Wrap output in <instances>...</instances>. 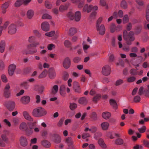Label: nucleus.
I'll return each mask as SVG.
<instances>
[{"instance_id": "f257e3e1", "label": "nucleus", "mask_w": 149, "mask_h": 149, "mask_svg": "<svg viewBox=\"0 0 149 149\" xmlns=\"http://www.w3.org/2000/svg\"><path fill=\"white\" fill-rule=\"evenodd\" d=\"M47 112L42 108L39 107L34 109L33 111V115L36 117H39L45 116Z\"/></svg>"}, {"instance_id": "f03ea898", "label": "nucleus", "mask_w": 149, "mask_h": 149, "mask_svg": "<svg viewBox=\"0 0 149 149\" xmlns=\"http://www.w3.org/2000/svg\"><path fill=\"white\" fill-rule=\"evenodd\" d=\"M36 122L29 123L28 124L27 129L26 130V133L29 135H31L33 132V129L36 127Z\"/></svg>"}, {"instance_id": "7ed1b4c3", "label": "nucleus", "mask_w": 149, "mask_h": 149, "mask_svg": "<svg viewBox=\"0 0 149 149\" xmlns=\"http://www.w3.org/2000/svg\"><path fill=\"white\" fill-rule=\"evenodd\" d=\"M127 37L125 39L126 41L127 44L128 45H131L132 44V42L135 40L133 32L132 31L129 32Z\"/></svg>"}, {"instance_id": "20e7f679", "label": "nucleus", "mask_w": 149, "mask_h": 149, "mask_svg": "<svg viewBox=\"0 0 149 149\" xmlns=\"http://www.w3.org/2000/svg\"><path fill=\"white\" fill-rule=\"evenodd\" d=\"M10 86L9 85L7 84L5 86L3 91V95L6 98H8L11 96V91L10 90Z\"/></svg>"}, {"instance_id": "39448f33", "label": "nucleus", "mask_w": 149, "mask_h": 149, "mask_svg": "<svg viewBox=\"0 0 149 149\" xmlns=\"http://www.w3.org/2000/svg\"><path fill=\"white\" fill-rule=\"evenodd\" d=\"M111 70L110 66L108 65H106L102 68V72L104 75L108 76L110 74Z\"/></svg>"}, {"instance_id": "423d86ee", "label": "nucleus", "mask_w": 149, "mask_h": 149, "mask_svg": "<svg viewBox=\"0 0 149 149\" xmlns=\"http://www.w3.org/2000/svg\"><path fill=\"white\" fill-rule=\"evenodd\" d=\"M5 105L7 109L10 111H13L15 107V102L12 101H9L6 102Z\"/></svg>"}, {"instance_id": "0eeeda50", "label": "nucleus", "mask_w": 149, "mask_h": 149, "mask_svg": "<svg viewBox=\"0 0 149 149\" xmlns=\"http://www.w3.org/2000/svg\"><path fill=\"white\" fill-rule=\"evenodd\" d=\"M17 31V27L15 24H11L8 27V33L11 34L15 33Z\"/></svg>"}, {"instance_id": "6e6552de", "label": "nucleus", "mask_w": 149, "mask_h": 149, "mask_svg": "<svg viewBox=\"0 0 149 149\" xmlns=\"http://www.w3.org/2000/svg\"><path fill=\"white\" fill-rule=\"evenodd\" d=\"M63 67L65 69L68 68L71 65V61L70 58L68 57H66L64 60L63 63Z\"/></svg>"}, {"instance_id": "1a4fd4ad", "label": "nucleus", "mask_w": 149, "mask_h": 149, "mask_svg": "<svg viewBox=\"0 0 149 149\" xmlns=\"http://www.w3.org/2000/svg\"><path fill=\"white\" fill-rule=\"evenodd\" d=\"M96 28L97 31H99V34L101 35H103L105 32V28L104 25L102 24L100 26H96Z\"/></svg>"}, {"instance_id": "9d476101", "label": "nucleus", "mask_w": 149, "mask_h": 149, "mask_svg": "<svg viewBox=\"0 0 149 149\" xmlns=\"http://www.w3.org/2000/svg\"><path fill=\"white\" fill-rule=\"evenodd\" d=\"M49 77L51 79H53L56 77V74L54 69L53 68H50L48 71Z\"/></svg>"}, {"instance_id": "9b49d317", "label": "nucleus", "mask_w": 149, "mask_h": 149, "mask_svg": "<svg viewBox=\"0 0 149 149\" xmlns=\"http://www.w3.org/2000/svg\"><path fill=\"white\" fill-rule=\"evenodd\" d=\"M41 27L43 31H47L49 30V25L47 22H44L42 23Z\"/></svg>"}, {"instance_id": "f8f14e48", "label": "nucleus", "mask_w": 149, "mask_h": 149, "mask_svg": "<svg viewBox=\"0 0 149 149\" xmlns=\"http://www.w3.org/2000/svg\"><path fill=\"white\" fill-rule=\"evenodd\" d=\"M16 68V66L14 64L10 65L9 67L8 73L10 75H12L14 73Z\"/></svg>"}, {"instance_id": "ddd939ff", "label": "nucleus", "mask_w": 149, "mask_h": 149, "mask_svg": "<svg viewBox=\"0 0 149 149\" xmlns=\"http://www.w3.org/2000/svg\"><path fill=\"white\" fill-rule=\"evenodd\" d=\"M30 101V97L28 96H24L21 98V101L24 104H26L29 102Z\"/></svg>"}, {"instance_id": "4468645a", "label": "nucleus", "mask_w": 149, "mask_h": 149, "mask_svg": "<svg viewBox=\"0 0 149 149\" xmlns=\"http://www.w3.org/2000/svg\"><path fill=\"white\" fill-rule=\"evenodd\" d=\"M20 144L23 146H25L27 145V141L26 138L24 136H22L20 139Z\"/></svg>"}, {"instance_id": "2eb2a0df", "label": "nucleus", "mask_w": 149, "mask_h": 149, "mask_svg": "<svg viewBox=\"0 0 149 149\" xmlns=\"http://www.w3.org/2000/svg\"><path fill=\"white\" fill-rule=\"evenodd\" d=\"M23 115L24 118L26 120L30 121H33V119L27 111H24L23 113Z\"/></svg>"}, {"instance_id": "dca6fc26", "label": "nucleus", "mask_w": 149, "mask_h": 149, "mask_svg": "<svg viewBox=\"0 0 149 149\" xmlns=\"http://www.w3.org/2000/svg\"><path fill=\"white\" fill-rule=\"evenodd\" d=\"M6 47V43L5 41L2 40L0 42V52L2 53L4 51Z\"/></svg>"}, {"instance_id": "f3484780", "label": "nucleus", "mask_w": 149, "mask_h": 149, "mask_svg": "<svg viewBox=\"0 0 149 149\" xmlns=\"http://www.w3.org/2000/svg\"><path fill=\"white\" fill-rule=\"evenodd\" d=\"M111 115V113L107 111L103 112L102 114V116L103 118L106 120H107L110 118Z\"/></svg>"}, {"instance_id": "a211bd4d", "label": "nucleus", "mask_w": 149, "mask_h": 149, "mask_svg": "<svg viewBox=\"0 0 149 149\" xmlns=\"http://www.w3.org/2000/svg\"><path fill=\"white\" fill-rule=\"evenodd\" d=\"M74 18L76 22L79 21L81 18V13L80 12L77 11L75 13L74 15Z\"/></svg>"}, {"instance_id": "6ab92c4d", "label": "nucleus", "mask_w": 149, "mask_h": 149, "mask_svg": "<svg viewBox=\"0 0 149 149\" xmlns=\"http://www.w3.org/2000/svg\"><path fill=\"white\" fill-rule=\"evenodd\" d=\"M92 10V5L89 6L88 4H86L84 6L83 10L84 11H87L88 13L90 12Z\"/></svg>"}, {"instance_id": "aec40b11", "label": "nucleus", "mask_w": 149, "mask_h": 149, "mask_svg": "<svg viewBox=\"0 0 149 149\" xmlns=\"http://www.w3.org/2000/svg\"><path fill=\"white\" fill-rule=\"evenodd\" d=\"M53 139L54 141L56 143H58L61 142V137L57 134H54L53 135Z\"/></svg>"}, {"instance_id": "412c9836", "label": "nucleus", "mask_w": 149, "mask_h": 149, "mask_svg": "<svg viewBox=\"0 0 149 149\" xmlns=\"http://www.w3.org/2000/svg\"><path fill=\"white\" fill-rule=\"evenodd\" d=\"M69 4H66L65 5H61L59 8V10L60 12H62L67 10L68 8Z\"/></svg>"}, {"instance_id": "4be33fe9", "label": "nucleus", "mask_w": 149, "mask_h": 149, "mask_svg": "<svg viewBox=\"0 0 149 149\" xmlns=\"http://www.w3.org/2000/svg\"><path fill=\"white\" fill-rule=\"evenodd\" d=\"M42 145L45 147L49 148L51 146V144L47 140H43L41 142Z\"/></svg>"}, {"instance_id": "5701e85b", "label": "nucleus", "mask_w": 149, "mask_h": 149, "mask_svg": "<svg viewBox=\"0 0 149 149\" xmlns=\"http://www.w3.org/2000/svg\"><path fill=\"white\" fill-rule=\"evenodd\" d=\"M35 89L38 91L40 93H42L43 91L44 87L42 86H40L36 85L35 86Z\"/></svg>"}, {"instance_id": "b1692460", "label": "nucleus", "mask_w": 149, "mask_h": 149, "mask_svg": "<svg viewBox=\"0 0 149 149\" xmlns=\"http://www.w3.org/2000/svg\"><path fill=\"white\" fill-rule=\"evenodd\" d=\"M109 126V123L107 122L102 123L101 124V126L102 129L103 130H107Z\"/></svg>"}, {"instance_id": "393cba45", "label": "nucleus", "mask_w": 149, "mask_h": 149, "mask_svg": "<svg viewBox=\"0 0 149 149\" xmlns=\"http://www.w3.org/2000/svg\"><path fill=\"white\" fill-rule=\"evenodd\" d=\"M87 101L86 98L84 97H81L79 100V102L81 104L86 105L87 103Z\"/></svg>"}, {"instance_id": "a878e982", "label": "nucleus", "mask_w": 149, "mask_h": 149, "mask_svg": "<svg viewBox=\"0 0 149 149\" xmlns=\"http://www.w3.org/2000/svg\"><path fill=\"white\" fill-rule=\"evenodd\" d=\"M24 51L23 52V54H33L35 53H36L37 52V50L36 48H33L31 50H29V52H25Z\"/></svg>"}, {"instance_id": "bb28decb", "label": "nucleus", "mask_w": 149, "mask_h": 149, "mask_svg": "<svg viewBox=\"0 0 149 149\" xmlns=\"http://www.w3.org/2000/svg\"><path fill=\"white\" fill-rule=\"evenodd\" d=\"M34 11L31 10H29L27 12V15L28 18L29 19H31L34 15Z\"/></svg>"}, {"instance_id": "cd10ccee", "label": "nucleus", "mask_w": 149, "mask_h": 149, "mask_svg": "<svg viewBox=\"0 0 149 149\" xmlns=\"http://www.w3.org/2000/svg\"><path fill=\"white\" fill-rule=\"evenodd\" d=\"M110 103L114 109H116L117 108V104L115 100L113 99L110 100Z\"/></svg>"}, {"instance_id": "c85d7f7f", "label": "nucleus", "mask_w": 149, "mask_h": 149, "mask_svg": "<svg viewBox=\"0 0 149 149\" xmlns=\"http://www.w3.org/2000/svg\"><path fill=\"white\" fill-rule=\"evenodd\" d=\"M19 128L21 130H25L26 132V130L27 129V126L26 123H22L20 125Z\"/></svg>"}, {"instance_id": "c756f323", "label": "nucleus", "mask_w": 149, "mask_h": 149, "mask_svg": "<svg viewBox=\"0 0 149 149\" xmlns=\"http://www.w3.org/2000/svg\"><path fill=\"white\" fill-rule=\"evenodd\" d=\"M98 143L99 145L102 148H106V145L104 144V141L102 139H99Z\"/></svg>"}, {"instance_id": "7c9ffc66", "label": "nucleus", "mask_w": 149, "mask_h": 149, "mask_svg": "<svg viewBox=\"0 0 149 149\" xmlns=\"http://www.w3.org/2000/svg\"><path fill=\"white\" fill-rule=\"evenodd\" d=\"M47 74V70H44L39 75L38 77L39 78H42L45 77L46 76Z\"/></svg>"}, {"instance_id": "2f4dec72", "label": "nucleus", "mask_w": 149, "mask_h": 149, "mask_svg": "<svg viewBox=\"0 0 149 149\" xmlns=\"http://www.w3.org/2000/svg\"><path fill=\"white\" fill-rule=\"evenodd\" d=\"M77 32V29L74 28H71L69 31V34L72 36L75 34Z\"/></svg>"}, {"instance_id": "473e14b6", "label": "nucleus", "mask_w": 149, "mask_h": 149, "mask_svg": "<svg viewBox=\"0 0 149 149\" xmlns=\"http://www.w3.org/2000/svg\"><path fill=\"white\" fill-rule=\"evenodd\" d=\"M58 87L57 85L54 86L52 89V93L53 94H55L58 91Z\"/></svg>"}, {"instance_id": "72a5a7b5", "label": "nucleus", "mask_w": 149, "mask_h": 149, "mask_svg": "<svg viewBox=\"0 0 149 149\" xmlns=\"http://www.w3.org/2000/svg\"><path fill=\"white\" fill-rule=\"evenodd\" d=\"M136 79V77L134 76H130L127 79V81L129 83H131L134 81Z\"/></svg>"}, {"instance_id": "f704fd0d", "label": "nucleus", "mask_w": 149, "mask_h": 149, "mask_svg": "<svg viewBox=\"0 0 149 149\" xmlns=\"http://www.w3.org/2000/svg\"><path fill=\"white\" fill-rule=\"evenodd\" d=\"M91 118L93 120H96L97 118V114L95 112H93L90 115Z\"/></svg>"}, {"instance_id": "c9c22d12", "label": "nucleus", "mask_w": 149, "mask_h": 149, "mask_svg": "<svg viewBox=\"0 0 149 149\" xmlns=\"http://www.w3.org/2000/svg\"><path fill=\"white\" fill-rule=\"evenodd\" d=\"M82 45L84 50L85 53H86L87 50L90 47V46L87 45L86 44V42L85 41L83 42Z\"/></svg>"}, {"instance_id": "e433bc0d", "label": "nucleus", "mask_w": 149, "mask_h": 149, "mask_svg": "<svg viewBox=\"0 0 149 149\" xmlns=\"http://www.w3.org/2000/svg\"><path fill=\"white\" fill-rule=\"evenodd\" d=\"M123 143V140L120 138L117 139L115 141V143L116 145H120L122 144Z\"/></svg>"}, {"instance_id": "4c0bfd02", "label": "nucleus", "mask_w": 149, "mask_h": 149, "mask_svg": "<svg viewBox=\"0 0 149 149\" xmlns=\"http://www.w3.org/2000/svg\"><path fill=\"white\" fill-rule=\"evenodd\" d=\"M22 4H23V0H17L15 2V6L16 7H18Z\"/></svg>"}, {"instance_id": "58836bf2", "label": "nucleus", "mask_w": 149, "mask_h": 149, "mask_svg": "<svg viewBox=\"0 0 149 149\" xmlns=\"http://www.w3.org/2000/svg\"><path fill=\"white\" fill-rule=\"evenodd\" d=\"M101 98V95L99 94H97L93 97V101L95 102H97Z\"/></svg>"}, {"instance_id": "ea45409f", "label": "nucleus", "mask_w": 149, "mask_h": 149, "mask_svg": "<svg viewBox=\"0 0 149 149\" xmlns=\"http://www.w3.org/2000/svg\"><path fill=\"white\" fill-rule=\"evenodd\" d=\"M121 7L124 9H126L127 7V3L126 1L125 0H123L121 3L120 4Z\"/></svg>"}, {"instance_id": "a19ab883", "label": "nucleus", "mask_w": 149, "mask_h": 149, "mask_svg": "<svg viewBox=\"0 0 149 149\" xmlns=\"http://www.w3.org/2000/svg\"><path fill=\"white\" fill-rule=\"evenodd\" d=\"M72 43L68 40H66L64 42V45L67 47H71Z\"/></svg>"}, {"instance_id": "79ce46f5", "label": "nucleus", "mask_w": 149, "mask_h": 149, "mask_svg": "<svg viewBox=\"0 0 149 149\" xmlns=\"http://www.w3.org/2000/svg\"><path fill=\"white\" fill-rule=\"evenodd\" d=\"M68 17L71 20H73L74 17V14L71 12H70L68 14Z\"/></svg>"}, {"instance_id": "37998d69", "label": "nucleus", "mask_w": 149, "mask_h": 149, "mask_svg": "<svg viewBox=\"0 0 149 149\" xmlns=\"http://www.w3.org/2000/svg\"><path fill=\"white\" fill-rule=\"evenodd\" d=\"M77 107V104L75 103H70V108L71 110H74Z\"/></svg>"}, {"instance_id": "c03bdc74", "label": "nucleus", "mask_w": 149, "mask_h": 149, "mask_svg": "<svg viewBox=\"0 0 149 149\" xmlns=\"http://www.w3.org/2000/svg\"><path fill=\"white\" fill-rule=\"evenodd\" d=\"M64 119L65 118L64 117H62L60 119L57 124V125L59 127H61L62 126L63 124Z\"/></svg>"}, {"instance_id": "a18cd8bd", "label": "nucleus", "mask_w": 149, "mask_h": 149, "mask_svg": "<svg viewBox=\"0 0 149 149\" xmlns=\"http://www.w3.org/2000/svg\"><path fill=\"white\" fill-rule=\"evenodd\" d=\"M129 17L127 15H125L123 17V23L125 24L129 21Z\"/></svg>"}, {"instance_id": "49530a36", "label": "nucleus", "mask_w": 149, "mask_h": 149, "mask_svg": "<svg viewBox=\"0 0 149 149\" xmlns=\"http://www.w3.org/2000/svg\"><path fill=\"white\" fill-rule=\"evenodd\" d=\"M81 58L80 57L76 56L73 59V61L75 63H78L81 60Z\"/></svg>"}, {"instance_id": "de8ad7c7", "label": "nucleus", "mask_w": 149, "mask_h": 149, "mask_svg": "<svg viewBox=\"0 0 149 149\" xmlns=\"http://www.w3.org/2000/svg\"><path fill=\"white\" fill-rule=\"evenodd\" d=\"M146 127L145 126H143L141 128H138V130L139 132L140 133H143L146 131Z\"/></svg>"}, {"instance_id": "09e8293b", "label": "nucleus", "mask_w": 149, "mask_h": 149, "mask_svg": "<svg viewBox=\"0 0 149 149\" xmlns=\"http://www.w3.org/2000/svg\"><path fill=\"white\" fill-rule=\"evenodd\" d=\"M46 7L48 8H51L52 7V4L48 1H46L45 3Z\"/></svg>"}, {"instance_id": "8fccbe9b", "label": "nucleus", "mask_w": 149, "mask_h": 149, "mask_svg": "<svg viewBox=\"0 0 149 149\" xmlns=\"http://www.w3.org/2000/svg\"><path fill=\"white\" fill-rule=\"evenodd\" d=\"M43 19H52V17L51 15L47 14H45L43 15L42 17Z\"/></svg>"}, {"instance_id": "3c124183", "label": "nucleus", "mask_w": 149, "mask_h": 149, "mask_svg": "<svg viewBox=\"0 0 149 149\" xmlns=\"http://www.w3.org/2000/svg\"><path fill=\"white\" fill-rule=\"evenodd\" d=\"M65 86L64 85H62L60 88V93L61 95L63 94V92L65 89Z\"/></svg>"}, {"instance_id": "603ef678", "label": "nucleus", "mask_w": 149, "mask_h": 149, "mask_svg": "<svg viewBox=\"0 0 149 149\" xmlns=\"http://www.w3.org/2000/svg\"><path fill=\"white\" fill-rule=\"evenodd\" d=\"M10 3L9 2H7L4 3L2 6V8L3 9H6L7 8L9 5Z\"/></svg>"}, {"instance_id": "864d4df0", "label": "nucleus", "mask_w": 149, "mask_h": 149, "mask_svg": "<svg viewBox=\"0 0 149 149\" xmlns=\"http://www.w3.org/2000/svg\"><path fill=\"white\" fill-rule=\"evenodd\" d=\"M142 30V27L141 26L137 27L135 30V33L136 34H139L141 32Z\"/></svg>"}, {"instance_id": "5fc2aeb1", "label": "nucleus", "mask_w": 149, "mask_h": 149, "mask_svg": "<svg viewBox=\"0 0 149 149\" xmlns=\"http://www.w3.org/2000/svg\"><path fill=\"white\" fill-rule=\"evenodd\" d=\"M130 73L132 75H136L137 74L136 70L134 69H131L130 70Z\"/></svg>"}, {"instance_id": "6e6d98bb", "label": "nucleus", "mask_w": 149, "mask_h": 149, "mask_svg": "<svg viewBox=\"0 0 149 149\" xmlns=\"http://www.w3.org/2000/svg\"><path fill=\"white\" fill-rule=\"evenodd\" d=\"M66 142L68 144L69 146H71L72 144V138L69 137L66 139Z\"/></svg>"}, {"instance_id": "4d7b16f0", "label": "nucleus", "mask_w": 149, "mask_h": 149, "mask_svg": "<svg viewBox=\"0 0 149 149\" xmlns=\"http://www.w3.org/2000/svg\"><path fill=\"white\" fill-rule=\"evenodd\" d=\"M22 86L24 89H27L29 87V85L28 84L27 82H23L21 84Z\"/></svg>"}, {"instance_id": "13d9d810", "label": "nucleus", "mask_w": 149, "mask_h": 149, "mask_svg": "<svg viewBox=\"0 0 149 149\" xmlns=\"http://www.w3.org/2000/svg\"><path fill=\"white\" fill-rule=\"evenodd\" d=\"M69 77V74L67 72H65L63 77V79L64 80H67Z\"/></svg>"}, {"instance_id": "bf43d9fd", "label": "nucleus", "mask_w": 149, "mask_h": 149, "mask_svg": "<svg viewBox=\"0 0 149 149\" xmlns=\"http://www.w3.org/2000/svg\"><path fill=\"white\" fill-rule=\"evenodd\" d=\"M55 33V32L54 31H51L49 32H47L45 33L46 36L49 37H52L53 36Z\"/></svg>"}, {"instance_id": "052dcab7", "label": "nucleus", "mask_w": 149, "mask_h": 149, "mask_svg": "<svg viewBox=\"0 0 149 149\" xmlns=\"http://www.w3.org/2000/svg\"><path fill=\"white\" fill-rule=\"evenodd\" d=\"M97 130V128L94 126H92L89 130V131L91 132L94 133Z\"/></svg>"}, {"instance_id": "680f3d73", "label": "nucleus", "mask_w": 149, "mask_h": 149, "mask_svg": "<svg viewBox=\"0 0 149 149\" xmlns=\"http://www.w3.org/2000/svg\"><path fill=\"white\" fill-rule=\"evenodd\" d=\"M110 27L111 32L112 33L114 32L115 31L116 28V26L115 24H111Z\"/></svg>"}, {"instance_id": "e2e57ef3", "label": "nucleus", "mask_w": 149, "mask_h": 149, "mask_svg": "<svg viewBox=\"0 0 149 149\" xmlns=\"http://www.w3.org/2000/svg\"><path fill=\"white\" fill-rule=\"evenodd\" d=\"M123 83V81L121 79L117 80L116 83L115 85L116 86L120 85Z\"/></svg>"}, {"instance_id": "0e129e2a", "label": "nucleus", "mask_w": 149, "mask_h": 149, "mask_svg": "<svg viewBox=\"0 0 149 149\" xmlns=\"http://www.w3.org/2000/svg\"><path fill=\"white\" fill-rule=\"evenodd\" d=\"M140 99L141 98L138 95H137L134 97V101L135 102L137 103L140 101Z\"/></svg>"}, {"instance_id": "69168bd1", "label": "nucleus", "mask_w": 149, "mask_h": 149, "mask_svg": "<svg viewBox=\"0 0 149 149\" xmlns=\"http://www.w3.org/2000/svg\"><path fill=\"white\" fill-rule=\"evenodd\" d=\"M85 0H81L79 2V3L78 7L79 8H81L84 5Z\"/></svg>"}, {"instance_id": "338daca9", "label": "nucleus", "mask_w": 149, "mask_h": 149, "mask_svg": "<svg viewBox=\"0 0 149 149\" xmlns=\"http://www.w3.org/2000/svg\"><path fill=\"white\" fill-rule=\"evenodd\" d=\"M55 45L52 44L49 45L47 46V48L49 50H52L53 49L55 48Z\"/></svg>"}, {"instance_id": "774afa93", "label": "nucleus", "mask_w": 149, "mask_h": 149, "mask_svg": "<svg viewBox=\"0 0 149 149\" xmlns=\"http://www.w3.org/2000/svg\"><path fill=\"white\" fill-rule=\"evenodd\" d=\"M90 136V135L87 132H85V133H84L82 134V137L83 139H85L86 138L89 137Z\"/></svg>"}]
</instances>
